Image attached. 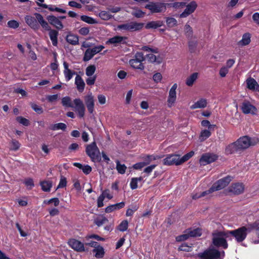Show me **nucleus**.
<instances>
[{
    "label": "nucleus",
    "mask_w": 259,
    "mask_h": 259,
    "mask_svg": "<svg viewBox=\"0 0 259 259\" xmlns=\"http://www.w3.org/2000/svg\"><path fill=\"white\" fill-rule=\"evenodd\" d=\"M31 107L38 114H42L44 112L42 108L35 103H31Z\"/></svg>",
    "instance_id": "nucleus-54"
},
{
    "label": "nucleus",
    "mask_w": 259,
    "mask_h": 259,
    "mask_svg": "<svg viewBox=\"0 0 259 259\" xmlns=\"http://www.w3.org/2000/svg\"><path fill=\"white\" fill-rule=\"evenodd\" d=\"M233 179V177L231 176H227L221 179H219L213 184L211 187L209 189V192H212L219 191L225 188Z\"/></svg>",
    "instance_id": "nucleus-5"
},
{
    "label": "nucleus",
    "mask_w": 259,
    "mask_h": 259,
    "mask_svg": "<svg viewBox=\"0 0 259 259\" xmlns=\"http://www.w3.org/2000/svg\"><path fill=\"white\" fill-rule=\"evenodd\" d=\"M145 59L144 54L142 52H137L133 59L129 61V63L132 67L136 69L141 70H144L145 66L143 64V61Z\"/></svg>",
    "instance_id": "nucleus-6"
},
{
    "label": "nucleus",
    "mask_w": 259,
    "mask_h": 259,
    "mask_svg": "<svg viewBox=\"0 0 259 259\" xmlns=\"http://www.w3.org/2000/svg\"><path fill=\"white\" fill-rule=\"evenodd\" d=\"M198 5L195 1L190 2L186 6L184 11L180 15V18H186L192 14L196 9Z\"/></svg>",
    "instance_id": "nucleus-12"
},
{
    "label": "nucleus",
    "mask_w": 259,
    "mask_h": 259,
    "mask_svg": "<svg viewBox=\"0 0 259 259\" xmlns=\"http://www.w3.org/2000/svg\"><path fill=\"white\" fill-rule=\"evenodd\" d=\"M68 244L74 250L82 252L85 251L84 244L81 241L74 238H71L68 240Z\"/></svg>",
    "instance_id": "nucleus-10"
},
{
    "label": "nucleus",
    "mask_w": 259,
    "mask_h": 259,
    "mask_svg": "<svg viewBox=\"0 0 259 259\" xmlns=\"http://www.w3.org/2000/svg\"><path fill=\"white\" fill-rule=\"evenodd\" d=\"M194 154V152L193 151H191L187 154H185L182 157L180 158V162L179 163L182 164L183 163L188 161L190 158H191Z\"/></svg>",
    "instance_id": "nucleus-46"
},
{
    "label": "nucleus",
    "mask_w": 259,
    "mask_h": 259,
    "mask_svg": "<svg viewBox=\"0 0 259 259\" xmlns=\"http://www.w3.org/2000/svg\"><path fill=\"white\" fill-rule=\"evenodd\" d=\"M164 7L163 2H149V3L145 5V8L153 14L165 12V7Z\"/></svg>",
    "instance_id": "nucleus-7"
},
{
    "label": "nucleus",
    "mask_w": 259,
    "mask_h": 259,
    "mask_svg": "<svg viewBox=\"0 0 259 259\" xmlns=\"http://www.w3.org/2000/svg\"><path fill=\"white\" fill-rule=\"evenodd\" d=\"M49 36L54 46L56 47L58 45V36L59 32L58 31L51 29L49 31Z\"/></svg>",
    "instance_id": "nucleus-30"
},
{
    "label": "nucleus",
    "mask_w": 259,
    "mask_h": 259,
    "mask_svg": "<svg viewBox=\"0 0 259 259\" xmlns=\"http://www.w3.org/2000/svg\"><path fill=\"white\" fill-rule=\"evenodd\" d=\"M236 141V144L238 145L240 151L246 149L252 145L251 142V138L247 136L240 137Z\"/></svg>",
    "instance_id": "nucleus-16"
},
{
    "label": "nucleus",
    "mask_w": 259,
    "mask_h": 259,
    "mask_svg": "<svg viewBox=\"0 0 259 259\" xmlns=\"http://www.w3.org/2000/svg\"><path fill=\"white\" fill-rule=\"evenodd\" d=\"M63 66L64 68L63 73L65 78L66 81H68L72 78L73 76L76 74V72L69 68V65L65 61L63 62Z\"/></svg>",
    "instance_id": "nucleus-20"
},
{
    "label": "nucleus",
    "mask_w": 259,
    "mask_h": 259,
    "mask_svg": "<svg viewBox=\"0 0 259 259\" xmlns=\"http://www.w3.org/2000/svg\"><path fill=\"white\" fill-rule=\"evenodd\" d=\"M146 57L148 61L151 63L157 62L159 64L161 62V59L159 57L157 58L155 55L151 53L147 54Z\"/></svg>",
    "instance_id": "nucleus-40"
},
{
    "label": "nucleus",
    "mask_w": 259,
    "mask_h": 259,
    "mask_svg": "<svg viewBox=\"0 0 259 259\" xmlns=\"http://www.w3.org/2000/svg\"><path fill=\"white\" fill-rule=\"evenodd\" d=\"M12 147H11V150L13 151H17L19 149L20 147V144L18 141L16 140H13L12 141Z\"/></svg>",
    "instance_id": "nucleus-60"
},
{
    "label": "nucleus",
    "mask_w": 259,
    "mask_h": 259,
    "mask_svg": "<svg viewBox=\"0 0 259 259\" xmlns=\"http://www.w3.org/2000/svg\"><path fill=\"white\" fill-rule=\"evenodd\" d=\"M126 39H127V37L125 36H115L109 38L106 41V44H116L119 43L125 44L126 43L125 41Z\"/></svg>",
    "instance_id": "nucleus-22"
},
{
    "label": "nucleus",
    "mask_w": 259,
    "mask_h": 259,
    "mask_svg": "<svg viewBox=\"0 0 259 259\" xmlns=\"http://www.w3.org/2000/svg\"><path fill=\"white\" fill-rule=\"evenodd\" d=\"M211 136V133L209 130H202L199 136V139L201 141H204Z\"/></svg>",
    "instance_id": "nucleus-43"
},
{
    "label": "nucleus",
    "mask_w": 259,
    "mask_h": 259,
    "mask_svg": "<svg viewBox=\"0 0 259 259\" xmlns=\"http://www.w3.org/2000/svg\"><path fill=\"white\" fill-rule=\"evenodd\" d=\"M218 156L211 153H206L202 155L199 161L201 165H205L216 161Z\"/></svg>",
    "instance_id": "nucleus-9"
},
{
    "label": "nucleus",
    "mask_w": 259,
    "mask_h": 259,
    "mask_svg": "<svg viewBox=\"0 0 259 259\" xmlns=\"http://www.w3.org/2000/svg\"><path fill=\"white\" fill-rule=\"evenodd\" d=\"M179 251H184L186 252H189L190 251V247L188 246L186 243H182L178 248Z\"/></svg>",
    "instance_id": "nucleus-63"
},
{
    "label": "nucleus",
    "mask_w": 259,
    "mask_h": 259,
    "mask_svg": "<svg viewBox=\"0 0 259 259\" xmlns=\"http://www.w3.org/2000/svg\"><path fill=\"white\" fill-rule=\"evenodd\" d=\"M23 183L26 187H30L29 189H31L34 186V182L32 178L25 179Z\"/></svg>",
    "instance_id": "nucleus-57"
},
{
    "label": "nucleus",
    "mask_w": 259,
    "mask_h": 259,
    "mask_svg": "<svg viewBox=\"0 0 259 259\" xmlns=\"http://www.w3.org/2000/svg\"><path fill=\"white\" fill-rule=\"evenodd\" d=\"M80 19L88 24H93L97 23V21L93 18L87 15H82L80 17Z\"/></svg>",
    "instance_id": "nucleus-44"
},
{
    "label": "nucleus",
    "mask_w": 259,
    "mask_h": 259,
    "mask_svg": "<svg viewBox=\"0 0 259 259\" xmlns=\"http://www.w3.org/2000/svg\"><path fill=\"white\" fill-rule=\"evenodd\" d=\"M222 254L224 257V251L221 252L214 247H209L203 252L198 253L197 256L200 259H223V257H221Z\"/></svg>",
    "instance_id": "nucleus-3"
},
{
    "label": "nucleus",
    "mask_w": 259,
    "mask_h": 259,
    "mask_svg": "<svg viewBox=\"0 0 259 259\" xmlns=\"http://www.w3.org/2000/svg\"><path fill=\"white\" fill-rule=\"evenodd\" d=\"M67 185V180L66 178L64 177H61L59 183L57 186V189L59 188H63L66 186Z\"/></svg>",
    "instance_id": "nucleus-59"
},
{
    "label": "nucleus",
    "mask_w": 259,
    "mask_h": 259,
    "mask_svg": "<svg viewBox=\"0 0 259 259\" xmlns=\"http://www.w3.org/2000/svg\"><path fill=\"white\" fill-rule=\"evenodd\" d=\"M162 157V156L157 155H146L143 157V159L144 160L143 162L145 163V165H147L149 164L152 161L160 159Z\"/></svg>",
    "instance_id": "nucleus-31"
},
{
    "label": "nucleus",
    "mask_w": 259,
    "mask_h": 259,
    "mask_svg": "<svg viewBox=\"0 0 259 259\" xmlns=\"http://www.w3.org/2000/svg\"><path fill=\"white\" fill-rule=\"evenodd\" d=\"M179 162L180 156L178 154H168L163 160V164L165 165H179L181 164Z\"/></svg>",
    "instance_id": "nucleus-11"
},
{
    "label": "nucleus",
    "mask_w": 259,
    "mask_h": 259,
    "mask_svg": "<svg viewBox=\"0 0 259 259\" xmlns=\"http://www.w3.org/2000/svg\"><path fill=\"white\" fill-rule=\"evenodd\" d=\"M190 237L188 233H185L183 235H181L176 237V240L177 242H181L187 240Z\"/></svg>",
    "instance_id": "nucleus-58"
},
{
    "label": "nucleus",
    "mask_w": 259,
    "mask_h": 259,
    "mask_svg": "<svg viewBox=\"0 0 259 259\" xmlns=\"http://www.w3.org/2000/svg\"><path fill=\"white\" fill-rule=\"evenodd\" d=\"M62 104L64 106L67 107H73L72 104L71 103V99L69 97H63L62 99Z\"/></svg>",
    "instance_id": "nucleus-48"
},
{
    "label": "nucleus",
    "mask_w": 259,
    "mask_h": 259,
    "mask_svg": "<svg viewBox=\"0 0 259 259\" xmlns=\"http://www.w3.org/2000/svg\"><path fill=\"white\" fill-rule=\"evenodd\" d=\"M59 98V96L58 94L53 95H49L47 97V99L48 102L50 103H53L57 101Z\"/></svg>",
    "instance_id": "nucleus-64"
},
{
    "label": "nucleus",
    "mask_w": 259,
    "mask_h": 259,
    "mask_svg": "<svg viewBox=\"0 0 259 259\" xmlns=\"http://www.w3.org/2000/svg\"><path fill=\"white\" fill-rule=\"evenodd\" d=\"M201 229L199 228L192 229L189 228L186 230L184 233H188L189 237H200L202 235Z\"/></svg>",
    "instance_id": "nucleus-25"
},
{
    "label": "nucleus",
    "mask_w": 259,
    "mask_h": 259,
    "mask_svg": "<svg viewBox=\"0 0 259 259\" xmlns=\"http://www.w3.org/2000/svg\"><path fill=\"white\" fill-rule=\"evenodd\" d=\"M75 84L79 92H82L84 89L85 83L80 76L77 75L75 79Z\"/></svg>",
    "instance_id": "nucleus-27"
},
{
    "label": "nucleus",
    "mask_w": 259,
    "mask_h": 259,
    "mask_svg": "<svg viewBox=\"0 0 259 259\" xmlns=\"http://www.w3.org/2000/svg\"><path fill=\"white\" fill-rule=\"evenodd\" d=\"M258 226L259 223L255 221L252 223L248 224L246 226H241L233 230H227L229 237H233L237 243L244 241L248 233L254 230Z\"/></svg>",
    "instance_id": "nucleus-1"
},
{
    "label": "nucleus",
    "mask_w": 259,
    "mask_h": 259,
    "mask_svg": "<svg viewBox=\"0 0 259 259\" xmlns=\"http://www.w3.org/2000/svg\"><path fill=\"white\" fill-rule=\"evenodd\" d=\"M67 125H66V124L62 122H59L58 123L51 124L49 127V129L50 130L54 131L59 130H61L63 131H65Z\"/></svg>",
    "instance_id": "nucleus-33"
},
{
    "label": "nucleus",
    "mask_w": 259,
    "mask_h": 259,
    "mask_svg": "<svg viewBox=\"0 0 259 259\" xmlns=\"http://www.w3.org/2000/svg\"><path fill=\"white\" fill-rule=\"evenodd\" d=\"M166 23L168 27H173L178 24L177 20L173 17H166Z\"/></svg>",
    "instance_id": "nucleus-45"
},
{
    "label": "nucleus",
    "mask_w": 259,
    "mask_h": 259,
    "mask_svg": "<svg viewBox=\"0 0 259 259\" xmlns=\"http://www.w3.org/2000/svg\"><path fill=\"white\" fill-rule=\"evenodd\" d=\"M130 23V31H139L141 30L144 25L143 23L131 22Z\"/></svg>",
    "instance_id": "nucleus-36"
},
{
    "label": "nucleus",
    "mask_w": 259,
    "mask_h": 259,
    "mask_svg": "<svg viewBox=\"0 0 259 259\" xmlns=\"http://www.w3.org/2000/svg\"><path fill=\"white\" fill-rule=\"evenodd\" d=\"M104 46L103 45H99L98 46H95L91 49L94 54L95 55L96 54L100 53L103 49H104Z\"/></svg>",
    "instance_id": "nucleus-61"
},
{
    "label": "nucleus",
    "mask_w": 259,
    "mask_h": 259,
    "mask_svg": "<svg viewBox=\"0 0 259 259\" xmlns=\"http://www.w3.org/2000/svg\"><path fill=\"white\" fill-rule=\"evenodd\" d=\"M185 34L188 38L192 37L193 35V30L192 27L188 24L185 26Z\"/></svg>",
    "instance_id": "nucleus-52"
},
{
    "label": "nucleus",
    "mask_w": 259,
    "mask_h": 259,
    "mask_svg": "<svg viewBox=\"0 0 259 259\" xmlns=\"http://www.w3.org/2000/svg\"><path fill=\"white\" fill-rule=\"evenodd\" d=\"M128 222L127 220L122 221L118 226V230L121 232H124L128 228Z\"/></svg>",
    "instance_id": "nucleus-47"
},
{
    "label": "nucleus",
    "mask_w": 259,
    "mask_h": 259,
    "mask_svg": "<svg viewBox=\"0 0 259 259\" xmlns=\"http://www.w3.org/2000/svg\"><path fill=\"white\" fill-rule=\"evenodd\" d=\"M47 19L50 24L53 25L59 30H61L63 28V25L59 18L56 17L54 15H49L47 17Z\"/></svg>",
    "instance_id": "nucleus-17"
},
{
    "label": "nucleus",
    "mask_w": 259,
    "mask_h": 259,
    "mask_svg": "<svg viewBox=\"0 0 259 259\" xmlns=\"http://www.w3.org/2000/svg\"><path fill=\"white\" fill-rule=\"evenodd\" d=\"M107 222H108V220L103 215H101L94 220V224L98 227H101Z\"/></svg>",
    "instance_id": "nucleus-35"
},
{
    "label": "nucleus",
    "mask_w": 259,
    "mask_h": 259,
    "mask_svg": "<svg viewBox=\"0 0 259 259\" xmlns=\"http://www.w3.org/2000/svg\"><path fill=\"white\" fill-rule=\"evenodd\" d=\"M59 199L57 197L51 198L48 200H45L44 201V203L46 204H50L51 203H53L55 206H58L59 204Z\"/></svg>",
    "instance_id": "nucleus-50"
},
{
    "label": "nucleus",
    "mask_w": 259,
    "mask_h": 259,
    "mask_svg": "<svg viewBox=\"0 0 259 259\" xmlns=\"http://www.w3.org/2000/svg\"><path fill=\"white\" fill-rule=\"evenodd\" d=\"M84 101L89 112L92 114L94 111V99L92 94L88 95L84 98Z\"/></svg>",
    "instance_id": "nucleus-19"
},
{
    "label": "nucleus",
    "mask_w": 259,
    "mask_h": 259,
    "mask_svg": "<svg viewBox=\"0 0 259 259\" xmlns=\"http://www.w3.org/2000/svg\"><path fill=\"white\" fill-rule=\"evenodd\" d=\"M210 193H211V192H209V189H208V190H207L206 191L202 192L200 194L196 193V194H195L193 195L192 199L196 200L197 199H198V198H200L201 197H204L205 195H206L207 194H209Z\"/></svg>",
    "instance_id": "nucleus-55"
},
{
    "label": "nucleus",
    "mask_w": 259,
    "mask_h": 259,
    "mask_svg": "<svg viewBox=\"0 0 259 259\" xmlns=\"http://www.w3.org/2000/svg\"><path fill=\"white\" fill-rule=\"evenodd\" d=\"M247 87L252 91H259V85L256 81L253 78H249L246 80Z\"/></svg>",
    "instance_id": "nucleus-24"
},
{
    "label": "nucleus",
    "mask_w": 259,
    "mask_h": 259,
    "mask_svg": "<svg viewBox=\"0 0 259 259\" xmlns=\"http://www.w3.org/2000/svg\"><path fill=\"white\" fill-rule=\"evenodd\" d=\"M95 55L92 51L90 48L87 49L84 54V56L83 57V61L84 62H87L91 60Z\"/></svg>",
    "instance_id": "nucleus-41"
},
{
    "label": "nucleus",
    "mask_w": 259,
    "mask_h": 259,
    "mask_svg": "<svg viewBox=\"0 0 259 259\" xmlns=\"http://www.w3.org/2000/svg\"><path fill=\"white\" fill-rule=\"evenodd\" d=\"M100 17L104 20H108L111 18V15L107 12L103 11L99 13Z\"/></svg>",
    "instance_id": "nucleus-53"
},
{
    "label": "nucleus",
    "mask_w": 259,
    "mask_h": 259,
    "mask_svg": "<svg viewBox=\"0 0 259 259\" xmlns=\"http://www.w3.org/2000/svg\"><path fill=\"white\" fill-rule=\"evenodd\" d=\"M197 45L198 42L196 40H189L188 41L189 50L191 53H194L196 52Z\"/></svg>",
    "instance_id": "nucleus-42"
},
{
    "label": "nucleus",
    "mask_w": 259,
    "mask_h": 259,
    "mask_svg": "<svg viewBox=\"0 0 259 259\" xmlns=\"http://www.w3.org/2000/svg\"><path fill=\"white\" fill-rule=\"evenodd\" d=\"M178 88L177 83H174L169 91L167 99V106L171 108L174 105L177 99L176 90Z\"/></svg>",
    "instance_id": "nucleus-14"
},
{
    "label": "nucleus",
    "mask_w": 259,
    "mask_h": 259,
    "mask_svg": "<svg viewBox=\"0 0 259 259\" xmlns=\"http://www.w3.org/2000/svg\"><path fill=\"white\" fill-rule=\"evenodd\" d=\"M207 104V100L203 98H201L195 102L194 104L191 106V109H195L197 108H204L206 107Z\"/></svg>",
    "instance_id": "nucleus-29"
},
{
    "label": "nucleus",
    "mask_w": 259,
    "mask_h": 259,
    "mask_svg": "<svg viewBox=\"0 0 259 259\" xmlns=\"http://www.w3.org/2000/svg\"><path fill=\"white\" fill-rule=\"evenodd\" d=\"M250 34L249 33H244L242 39L240 40L238 44L241 46H246L250 42Z\"/></svg>",
    "instance_id": "nucleus-38"
},
{
    "label": "nucleus",
    "mask_w": 259,
    "mask_h": 259,
    "mask_svg": "<svg viewBox=\"0 0 259 259\" xmlns=\"http://www.w3.org/2000/svg\"><path fill=\"white\" fill-rule=\"evenodd\" d=\"M96 67L94 65H90L85 70V74L88 76H92L96 71Z\"/></svg>",
    "instance_id": "nucleus-49"
},
{
    "label": "nucleus",
    "mask_w": 259,
    "mask_h": 259,
    "mask_svg": "<svg viewBox=\"0 0 259 259\" xmlns=\"http://www.w3.org/2000/svg\"><path fill=\"white\" fill-rule=\"evenodd\" d=\"M74 108L77 113L79 118H82L84 116L85 108L83 102L79 98H76L73 100Z\"/></svg>",
    "instance_id": "nucleus-13"
},
{
    "label": "nucleus",
    "mask_w": 259,
    "mask_h": 259,
    "mask_svg": "<svg viewBox=\"0 0 259 259\" xmlns=\"http://www.w3.org/2000/svg\"><path fill=\"white\" fill-rule=\"evenodd\" d=\"M163 25V22L162 21H152L148 22L145 25V28L146 29H156L158 27H161Z\"/></svg>",
    "instance_id": "nucleus-32"
},
{
    "label": "nucleus",
    "mask_w": 259,
    "mask_h": 259,
    "mask_svg": "<svg viewBox=\"0 0 259 259\" xmlns=\"http://www.w3.org/2000/svg\"><path fill=\"white\" fill-rule=\"evenodd\" d=\"M124 206H125V202L123 201H122L121 202L117 203H116L114 204H112V205H110L107 206L105 208V211L106 213H110L113 211H115L116 210H119V209L124 207Z\"/></svg>",
    "instance_id": "nucleus-23"
},
{
    "label": "nucleus",
    "mask_w": 259,
    "mask_h": 259,
    "mask_svg": "<svg viewBox=\"0 0 259 259\" xmlns=\"http://www.w3.org/2000/svg\"><path fill=\"white\" fill-rule=\"evenodd\" d=\"M198 73L197 72L192 73L190 76L187 78L186 84L189 87L192 86L194 82L198 78Z\"/></svg>",
    "instance_id": "nucleus-34"
},
{
    "label": "nucleus",
    "mask_w": 259,
    "mask_h": 259,
    "mask_svg": "<svg viewBox=\"0 0 259 259\" xmlns=\"http://www.w3.org/2000/svg\"><path fill=\"white\" fill-rule=\"evenodd\" d=\"M16 119L17 122L24 126H28L29 124V121L22 116H18Z\"/></svg>",
    "instance_id": "nucleus-51"
},
{
    "label": "nucleus",
    "mask_w": 259,
    "mask_h": 259,
    "mask_svg": "<svg viewBox=\"0 0 259 259\" xmlns=\"http://www.w3.org/2000/svg\"><path fill=\"white\" fill-rule=\"evenodd\" d=\"M237 141L234 142L229 145H228L225 149V153L226 154H232L240 151V148L238 145L236 144Z\"/></svg>",
    "instance_id": "nucleus-21"
},
{
    "label": "nucleus",
    "mask_w": 259,
    "mask_h": 259,
    "mask_svg": "<svg viewBox=\"0 0 259 259\" xmlns=\"http://www.w3.org/2000/svg\"><path fill=\"white\" fill-rule=\"evenodd\" d=\"M66 40L69 44L76 46L79 44V38L78 36L74 34L69 33L66 37Z\"/></svg>",
    "instance_id": "nucleus-26"
},
{
    "label": "nucleus",
    "mask_w": 259,
    "mask_h": 259,
    "mask_svg": "<svg viewBox=\"0 0 259 259\" xmlns=\"http://www.w3.org/2000/svg\"><path fill=\"white\" fill-rule=\"evenodd\" d=\"M24 19L26 24L33 30H37L39 28V25L35 17L30 15H26Z\"/></svg>",
    "instance_id": "nucleus-18"
},
{
    "label": "nucleus",
    "mask_w": 259,
    "mask_h": 259,
    "mask_svg": "<svg viewBox=\"0 0 259 259\" xmlns=\"http://www.w3.org/2000/svg\"><path fill=\"white\" fill-rule=\"evenodd\" d=\"M85 152L92 161L100 162L101 160L100 150L95 142L86 146Z\"/></svg>",
    "instance_id": "nucleus-4"
},
{
    "label": "nucleus",
    "mask_w": 259,
    "mask_h": 259,
    "mask_svg": "<svg viewBox=\"0 0 259 259\" xmlns=\"http://www.w3.org/2000/svg\"><path fill=\"white\" fill-rule=\"evenodd\" d=\"M41 189L44 192H50L52 187V183L49 181H44L40 183Z\"/></svg>",
    "instance_id": "nucleus-37"
},
{
    "label": "nucleus",
    "mask_w": 259,
    "mask_h": 259,
    "mask_svg": "<svg viewBox=\"0 0 259 259\" xmlns=\"http://www.w3.org/2000/svg\"><path fill=\"white\" fill-rule=\"evenodd\" d=\"M92 251L95 253L94 256L97 258H103L105 254L104 248L100 244L95 248H94Z\"/></svg>",
    "instance_id": "nucleus-28"
},
{
    "label": "nucleus",
    "mask_w": 259,
    "mask_h": 259,
    "mask_svg": "<svg viewBox=\"0 0 259 259\" xmlns=\"http://www.w3.org/2000/svg\"><path fill=\"white\" fill-rule=\"evenodd\" d=\"M116 169L118 172L120 174L123 175L125 172L127 168L126 165L124 164H121L118 160L116 161Z\"/></svg>",
    "instance_id": "nucleus-39"
},
{
    "label": "nucleus",
    "mask_w": 259,
    "mask_h": 259,
    "mask_svg": "<svg viewBox=\"0 0 259 259\" xmlns=\"http://www.w3.org/2000/svg\"><path fill=\"white\" fill-rule=\"evenodd\" d=\"M86 239H95L97 241H104L105 240V239L103 237H102L96 234H92L86 237Z\"/></svg>",
    "instance_id": "nucleus-62"
},
{
    "label": "nucleus",
    "mask_w": 259,
    "mask_h": 259,
    "mask_svg": "<svg viewBox=\"0 0 259 259\" xmlns=\"http://www.w3.org/2000/svg\"><path fill=\"white\" fill-rule=\"evenodd\" d=\"M7 24L8 26L11 28L16 29L19 27V23L14 20L9 21Z\"/></svg>",
    "instance_id": "nucleus-56"
},
{
    "label": "nucleus",
    "mask_w": 259,
    "mask_h": 259,
    "mask_svg": "<svg viewBox=\"0 0 259 259\" xmlns=\"http://www.w3.org/2000/svg\"><path fill=\"white\" fill-rule=\"evenodd\" d=\"M245 189V186L243 183L237 182L232 183L228 188V191L235 195L242 194Z\"/></svg>",
    "instance_id": "nucleus-8"
},
{
    "label": "nucleus",
    "mask_w": 259,
    "mask_h": 259,
    "mask_svg": "<svg viewBox=\"0 0 259 259\" xmlns=\"http://www.w3.org/2000/svg\"><path fill=\"white\" fill-rule=\"evenodd\" d=\"M227 238L232 240V238L229 237L227 230H217L212 233V243L216 247H221L224 249H227L229 245Z\"/></svg>",
    "instance_id": "nucleus-2"
},
{
    "label": "nucleus",
    "mask_w": 259,
    "mask_h": 259,
    "mask_svg": "<svg viewBox=\"0 0 259 259\" xmlns=\"http://www.w3.org/2000/svg\"><path fill=\"white\" fill-rule=\"evenodd\" d=\"M240 107L242 112L245 114L249 113L255 114L257 111L256 107L252 105L248 101H244L242 103Z\"/></svg>",
    "instance_id": "nucleus-15"
}]
</instances>
